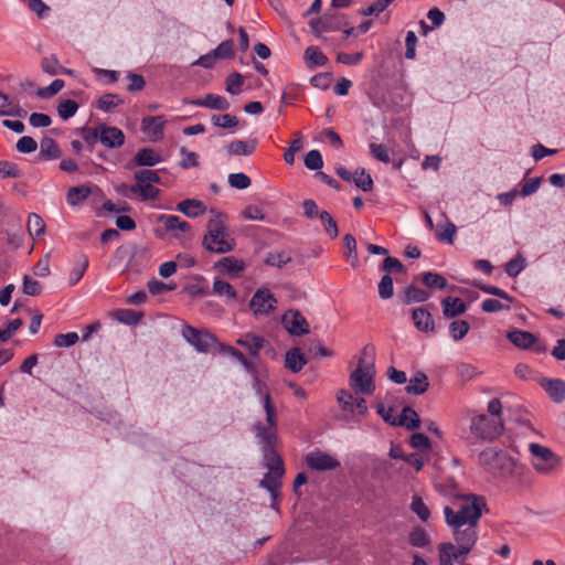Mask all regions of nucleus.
<instances>
[{
	"instance_id": "obj_1",
	"label": "nucleus",
	"mask_w": 565,
	"mask_h": 565,
	"mask_svg": "<svg viewBox=\"0 0 565 565\" xmlns=\"http://www.w3.org/2000/svg\"><path fill=\"white\" fill-rule=\"evenodd\" d=\"M478 463L483 472L501 481L520 478L524 470L521 462L507 450L497 446H490L481 450L478 455Z\"/></svg>"
},
{
	"instance_id": "obj_2",
	"label": "nucleus",
	"mask_w": 565,
	"mask_h": 565,
	"mask_svg": "<svg viewBox=\"0 0 565 565\" xmlns=\"http://www.w3.org/2000/svg\"><path fill=\"white\" fill-rule=\"evenodd\" d=\"M263 405L266 413L267 425H264L262 422H256L253 426V431L262 452L278 451V417L270 395H264Z\"/></svg>"
},
{
	"instance_id": "obj_3",
	"label": "nucleus",
	"mask_w": 565,
	"mask_h": 565,
	"mask_svg": "<svg viewBox=\"0 0 565 565\" xmlns=\"http://www.w3.org/2000/svg\"><path fill=\"white\" fill-rule=\"evenodd\" d=\"M235 239L231 237L222 221L210 220L207 232L202 239V246L215 254H225L235 248Z\"/></svg>"
},
{
	"instance_id": "obj_4",
	"label": "nucleus",
	"mask_w": 565,
	"mask_h": 565,
	"mask_svg": "<svg viewBox=\"0 0 565 565\" xmlns=\"http://www.w3.org/2000/svg\"><path fill=\"white\" fill-rule=\"evenodd\" d=\"M264 467L268 469L260 481V487L266 489L271 499L275 500L279 493L281 487L280 479L285 475L284 459L278 451H265L262 452Z\"/></svg>"
},
{
	"instance_id": "obj_5",
	"label": "nucleus",
	"mask_w": 565,
	"mask_h": 565,
	"mask_svg": "<svg viewBox=\"0 0 565 565\" xmlns=\"http://www.w3.org/2000/svg\"><path fill=\"white\" fill-rule=\"evenodd\" d=\"M532 466L540 475H552L562 465V459L551 448L532 443L529 446Z\"/></svg>"
},
{
	"instance_id": "obj_6",
	"label": "nucleus",
	"mask_w": 565,
	"mask_h": 565,
	"mask_svg": "<svg viewBox=\"0 0 565 565\" xmlns=\"http://www.w3.org/2000/svg\"><path fill=\"white\" fill-rule=\"evenodd\" d=\"M469 428L471 435L476 438L493 441L502 435L504 425L501 418H492L486 414H480L471 418Z\"/></svg>"
},
{
	"instance_id": "obj_7",
	"label": "nucleus",
	"mask_w": 565,
	"mask_h": 565,
	"mask_svg": "<svg viewBox=\"0 0 565 565\" xmlns=\"http://www.w3.org/2000/svg\"><path fill=\"white\" fill-rule=\"evenodd\" d=\"M374 363L359 359L358 367L350 375V385L356 393L372 395L375 391Z\"/></svg>"
},
{
	"instance_id": "obj_8",
	"label": "nucleus",
	"mask_w": 565,
	"mask_h": 565,
	"mask_svg": "<svg viewBox=\"0 0 565 565\" xmlns=\"http://www.w3.org/2000/svg\"><path fill=\"white\" fill-rule=\"evenodd\" d=\"M182 337L200 353H209L217 345V339L210 331L196 329L192 326L184 324L182 327Z\"/></svg>"
},
{
	"instance_id": "obj_9",
	"label": "nucleus",
	"mask_w": 565,
	"mask_h": 565,
	"mask_svg": "<svg viewBox=\"0 0 565 565\" xmlns=\"http://www.w3.org/2000/svg\"><path fill=\"white\" fill-rule=\"evenodd\" d=\"M473 546L454 545L451 542H443L438 545L439 565H454L465 563L467 555L472 551Z\"/></svg>"
},
{
	"instance_id": "obj_10",
	"label": "nucleus",
	"mask_w": 565,
	"mask_h": 565,
	"mask_svg": "<svg viewBox=\"0 0 565 565\" xmlns=\"http://www.w3.org/2000/svg\"><path fill=\"white\" fill-rule=\"evenodd\" d=\"M305 463L313 471H331L341 466L337 457L320 449H313L308 452L305 457Z\"/></svg>"
},
{
	"instance_id": "obj_11",
	"label": "nucleus",
	"mask_w": 565,
	"mask_h": 565,
	"mask_svg": "<svg viewBox=\"0 0 565 565\" xmlns=\"http://www.w3.org/2000/svg\"><path fill=\"white\" fill-rule=\"evenodd\" d=\"M278 303L275 295L266 287H262L253 295L249 307L255 316H267L276 309Z\"/></svg>"
},
{
	"instance_id": "obj_12",
	"label": "nucleus",
	"mask_w": 565,
	"mask_h": 565,
	"mask_svg": "<svg viewBox=\"0 0 565 565\" xmlns=\"http://www.w3.org/2000/svg\"><path fill=\"white\" fill-rule=\"evenodd\" d=\"M89 195H95L96 199L105 198V193L98 185L86 182L79 185L71 186L66 193V202L71 206H77L86 201Z\"/></svg>"
},
{
	"instance_id": "obj_13",
	"label": "nucleus",
	"mask_w": 565,
	"mask_h": 565,
	"mask_svg": "<svg viewBox=\"0 0 565 565\" xmlns=\"http://www.w3.org/2000/svg\"><path fill=\"white\" fill-rule=\"evenodd\" d=\"M281 323L290 335L300 337L309 333V323L297 309H288L281 317Z\"/></svg>"
},
{
	"instance_id": "obj_14",
	"label": "nucleus",
	"mask_w": 565,
	"mask_h": 565,
	"mask_svg": "<svg viewBox=\"0 0 565 565\" xmlns=\"http://www.w3.org/2000/svg\"><path fill=\"white\" fill-rule=\"evenodd\" d=\"M139 247L136 244L127 243L124 245H120L115 253V258L118 260H122L128 257V263L126 264V267L122 273L128 275V278L131 279L130 275L132 273L139 274L140 267L138 263V252Z\"/></svg>"
},
{
	"instance_id": "obj_15",
	"label": "nucleus",
	"mask_w": 565,
	"mask_h": 565,
	"mask_svg": "<svg viewBox=\"0 0 565 565\" xmlns=\"http://www.w3.org/2000/svg\"><path fill=\"white\" fill-rule=\"evenodd\" d=\"M156 221L163 224V228H153L156 237L161 239L164 238L166 232H173L175 230H179L181 232H188L191 230L190 223L181 220L177 215L159 214L156 215Z\"/></svg>"
},
{
	"instance_id": "obj_16",
	"label": "nucleus",
	"mask_w": 565,
	"mask_h": 565,
	"mask_svg": "<svg viewBox=\"0 0 565 565\" xmlns=\"http://www.w3.org/2000/svg\"><path fill=\"white\" fill-rule=\"evenodd\" d=\"M99 142L110 149L119 148L125 142V135L120 128L100 122Z\"/></svg>"
},
{
	"instance_id": "obj_17",
	"label": "nucleus",
	"mask_w": 565,
	"mask_h": 565,
	"mask_svg": "<svg viewBox=\"0 0 565 565\" xmlns=\"http://www.w3.org/2000/svg\"><path fill=\"white\" fill-rule=\"evenodd\" d=\"M108 317L111 320L130 328H136L141 324V310L116 308L108 312Z\"/></svg>"
},
{
	"instance_id": "obj_18",
	"label": "nucleus",
	"mask_w": 565,
	"mask_h": 565,
	"mask_svg": "<svg viewBox=\"0 0 565 565\" xmlns=\"http://www.w3.org/2000/svg\"><path fill=\"white\" fill-rule=\"evenodd\" d=\"M166 118L163 115L143 117V135L150 141H159L164 136Z\"/></svg>"
},
{
	"instance_id": "obj_19",
	"label": "nucleus",
	"mask_w": 565,
	"mask_h": 565,
	"mask_svg": "<svg viewBox=\"0 0 565 565\" xmlns=\"http://www.w3.org/2000/svg\"><path fill=\"white\" fill-rule=\"evenodd\" d=\"M268 341L263 337L252 332H246L236 339V344L244 348L252 358H259V351Z\"/></svg>"
},
{
	"instance_id": "obj_20",
	"label": "nucleus",
	"mask_w": 565,
	"mask_h": 565,
	"mask_svg": "<svg viewBox=\"0 0 565 565\" xmlns=\"http://www.w3.org/2000/svg\"><path fill=\"white\" fill-rule=\"evenodd\" d=\"M183 103L216 110H227L230 108V102L225 97L215 94H207L204 98H185Z\"/></svg>"
},
{
	"instance_id": "obj_21",
	"label": "nucleus",
	"mask_w": 565,
	"mask_h": 565,
	"mask_svg": "<svg viewBox=\"0 0 565 565\" xmlns=\"http://www.w3.org/2000/svg\"><path fill=\"white\" fill-rule=\"evenodd\" d=\"M431 294L413 284L406 286L403 291H399L397 298L403 305H412L425 302L430 298Z\"/></svg>"
},
{
	"instance_id": "obj_22",
	"label": "nucleus",
	"mask_w": 565,
	"mask_h": 565,
	"mask_svg": "<svg viewBox=\"0 0 565 565\" xmlns=\"http://www.w3.org/2000/svg\"><path fill=\"white\" fill-rule=\"evenodd\" d=\"M540 385L554 403L561 404L565 401V381L561 379L543 377L540 381Z\"/></svg>"
},
{
	"instance_id": "obj_23",
	"label": "nucleus",
	"mask_w": 565,
	"mask_h": 565,
	"mask_svg": "<svg viewBox=\"0 0 565 565\" xmlns=\"http://www.w3.org/2000/svg\"><path fill=\"white\" fill-rule=\"evenodd\" d=\"M62 157V150L57 141L51 137H43L41 140V150L36 157V161H51Z\"/></svg>"
},
{
	"instance_id": "obj_24",
	"label": "nucleus",
	"mask_w": 565,
	"mask_h": 565,
	"mask_svg": "<svg viewBox=\"0 0 565 565\" xmlns=\"http://www.w3.org/2000/svg\"><path fill=\"white\" fill-rule=\"evenodd\" d=\"M258 145L257 138L248 140H234L230 142L225 149L230 156H250L255 152Z\"/></svg>"
},
{
	"instance_id": "obj_25",
	"label": "nucleus",
	"mask_w": 565,
	"mask_h": 565,
	"mask_svg": "<svg viewBox=\"0 0 565 565\" xmlns=\"http://www.w3.org/2000/svg\"><path fill=\"white\" fill-rule=\"evenodd\" d=\"M215 267L222 274L238 277L244 270L245 264L242 259H238L234 256H225L217 260Z\"/></svg>"
},
{
	"instance_id": "obj_26",
	"label": "nucleus",
	"mask_w": 565,
	"mask_h": 565,
	"mask_svg": "<svg viewBox=\"0 0 565 565\" xmlns=\"http://www.w3.org/2000/svg\"><path fill=\"white\" fill-rule=\"evenodd\" d=\"M443 315L446 318H456L463 315L468 307L466 302L459 297H446L441 300Z\"/></svg>"
},
{
	"instance_id": "obj_27",
	"label": "nucleus",
	"mask_w": 565,
	"mask_h": 565,
	"mask_svg": "<svg viewBox=\"0 0 565 565\" xmlns=\"http://www.w3.org/2000/svg\"><path fill=\"white\" fill-rule=\"evenodd\" d=\"M483 502H479L475 497V500L470 503L461 504L458 513L466 519L468 525H477L481 515H482V507Z\"/></svg>"
},
{
	"instance_id": "obj_28",
	"label": "nucleus",
	"mask_w": 565,
	"mask_h": 565,
	"mask_svg": "<svg viewBox=\"0 0 565 565\" xmlns=\"http://www.w3.org/2000/svg\"><path fill=\"white\" fill-rule=\"evenodd\" d=\"M412 319L415 327L422 332L435 330V321L431 313L426 308H415L412 311Z\"/></svg>"
},
{
	"instance_id": "obj_29",
	"label": "nucleus",
	"mask_w": 565,
	"mask_h": 565,
	"mask_svg": "<svg viewBox=\"0 0 565 565\" xmlns=\"http://www.w3.org/2000/svg\"><path fill=\"white\" fill-rule=\"evenodd\" d=\"M507 338L513 345L522 350L530 349L536 341V337L532 332L519 329L509 331Z\"/></svg>"
},
{
	"instance_id": "obj_30",
	"label": "nucleus",
	"mask_w": 565,
	"mask_h": 565,
	"mask_svg": "<svg viewBox=\"0 0 565 565\" xmlns=\"http://www.w3.org/2000/svg\"><path fill=\"white\" fill-rule=\"evenodd\" d=\"M134 184L121 182L115 186L118 194L125 198H131L135 195L137 199H141V170L134 171Z\"/></svg>"
},
{
	"instance_id": "obj_31",
	"label": "nucleus",
	"mask_w": 565,
	"mask_h": 565,
	"mask_svg": "<svg viewBox=\"0 0 565 565\" xmlns=\"http://www.w3.org/2000/svg\"><path fill=\"white\" fill-rule=\"evenodd\" d=\"M177 211L183 213L188 217H198L206 211L205 204L196 199H186L178 203Z\"/></svg>"
},
{
	"instance_id": "obj_32",
	"label": "nucleus",
	"mask_w": 565,
	"mask_h": 565,
	"mask_svg": "<svg viewBox=\"0 0 565 565\" xmlns=\"http://www.w3.org/2000/svg\"><path fill=\"white\" fill-rule=\"evenodd\" d=\"M477 525H468L465 529L452 530L455 541L458 545L475 546L478 541Z\"/></svg>"
},
{
	"instance_id": "obj_33",
	"label": "nucleus",
	"mask_w": 565,
	"mask_h": 565,
	"mask_svg": "<svg viewBox=\"0 0 565 565\" xmlns=\"http://www.w3.org/2000/svg\"><path fill=\"white\" fill-rule=\"evenodd\" d=\"M89 260L85 254L78 253L77 255H75L74 267L71 270L68 279L70 286H75L76 284L79 282L85 271L87 270Z\"/></svg>"
},
{
	"instance_id": "obj_34",
	"label": "nucleus",
	"mask_w": 565,
	"mask_h": 565,
	"mask_svg": "<svg viewBox=\"0 0 565 565\" xmlns=\"http://www.w3.org/2000/svg\"><path fill=\"white\" fill-rule=\"evenodd\" d=\"M420 423L422 422L417 412L411 406H405L397 418L396 426H402L409 430H414L419 428Z\"/></svg>"
},
{
	"instance_id": "obj_35",
	"label": "nucleus",
	"mask_w": 565,
	"mask_h": 565,
	"mask_svg": "<svg viewBox=\"0 0 565 565\" xmlns=\"http://www.w3.org/2000/svg\"><path fill=\"white\" fill-rule=\"evenodd\" d=\"M307 364V360L299 348L290 349L285 356V366L292 373H298Z\"/></svg>"
},
{
	"instance_id": "obj_36",
	"label": "nucleus",
	"mask_w": 565,
	"mask_h": 565,
	"mask_svg": "<svg viewBox=\"0 0 565 565\" xmlns=\"http://www.w3.org/2000/svg\"><path fill=\"white\" fill-rule=\"evenodd\" d=\"M428 387L429 382L427 375L424 372L418 371L415 376L409 380L405 391L407 394L417 396L424 394Z\"/></svg>"
},
{
	"instance_id": "obj_37",
	"label": "nucleus",
	"mask_w": 565,
	"mask_h": 565,
	"mask_svg": "<svg viewBox=\"0 0 565 565\" xmlns=\"http://www.w3.org/2000/svg\"><path fill=\"white\" fill-rule=\"evenodd\" d=\"M456 232V225L445 216L444 223L436 226L435 236L441 243L452 244Z\"/></svg>"
},
{
	"instance_id": "obj_38",
	"label": "nucleus",
	"mask_w": 565,
	"mask_h": 565,
	"mask_svg": "<svg viewBox=\"0 0 565 565\" xmlns=\"http://www.w3.org/2000/svg\"><path fill=\"white\" fill-rule=\"evenodd\" d=\"M305 61L309 68H316L326 65L328 57L318 46L311 45L305 51Z\"/></svg>"
},
{
	"instance_id": "obj_39",
	"label": "nucleus",
	"mask_w": 565,
	"mask_h": 565,
	"mask_svg": "<svg viewBox=\"0 0 565 565\" xmlns=\"http://www.w3.org/2000/svg\"><path fill=\"white\" fill-rule=\"evenodd\" d=\"M79 108V104L70 98H58L57 100V114L63 121H67L74 117Z\"/></svg>"
},
{
	"instance_id": "obj_40",
	"label": "nucleus",
	"mask_w": 565,
	"mask_h": 565,
	"mask_svg": "<svg viewBox=\"0 0 565 565\" xmlns=\"http://www.w3.org/2000/svg\"><path fill=\"white\" fill-rule=\"evenodd\" d=\"M422 282L429 289L443 290L447 287V279L439 273L424 271L420 274Z\"/></svg>"
},
{
	"instance_id": "obj_41",
	"label": "nucleus",
	"mask_w": 565,
	"mask_h": 565,
	"mask_svg": "<svg viewBox=\"0 0 565 565\" xmlns=\"http://www.w3.org/2000/svg\"><path fill=\"white\" fill-rule=\"evenodd\" d=\"M122 103H124V100L117 94L105 93L97 99L96 107L99 110L109 113Z\"/></svg>"
},
{
	"instance_id": "obj_42",
	"label": "nucleus",
	"mask_w": 565,
	"mask_h": 565,
	"mask_svg": "<svg viewBox=\"0 0 565 565\" xmlns=\"http://www.w3.org/2000/svg\"><path fill=\"white\" fill-rule=\"evenodd\" d=\"M65 86V82L61 78H56L45 87H39L35 92L36 96L41 99H50L57 95Z\"/></svg>"
},
{
	"instance_id": "obj_43",
	"label": "nucleus",
	"mask_w": 565,
	"mask_h": 565,
	"mask_svg": "<svg viewBox=\"0 0 565 565\" xmlns=\"http://www.w3.org/2000/svg\"><path fill=\"white\" fill-rule=\"evenodd\" d=\"M408 542L414 547H426L430 544V537L426 530L416 526L409 532Z\"/></svg>"
},
{
	"instance_id": "obj_44",
	"label": "nucleus",
	"mask_w": 565,
	"mask_h": 565,
	"mask_svg": "<svg viewBox=\"0 0 565 565\" xmlns=\"http://www.w3.org/2000/svg\"><path fill=\"white\" fill-rule=\"evenodd\" d=\"M182 292L191 298L203 297L210 295L209 286L203 277H199V282L188 284L182 288Z\"/></svg>"
},
{
	"instance_id": "obj_45",
	"label": "nucleus",
	"mask_w": 565,
	"mask_h": 565,
	"mask_svg": "<svg viewBox=\"0 0 565 565\" xmlns=\"http://www.w3.org/2000/svg\"><path fill=\"white\" fill-rule=\"evenodd\" d=\"M77 134L86 142L87 148L92 150L93 146L99 142V124L96 125L94 128H90L87 125H85L77 129Z\"/></svg>"
},
{
	"instance_id": "obj_46",
	"label": "nucleus",
	"mask_w": 565,
	"mask_h": 565,
	"mask_svg": "<svg viewBox=\"0 0 565 565\" xmlns=\"http://www.w3.org/2000/svg\"><path fill=\"white\" fill-rule=\"evenodd\" d=\"M290 262H291V257L285 250L270 252L267 254V256L264 260L265 265L271 266V267H277V268H282Z\"/></svg>"
},
{
	"instance_id": "obj_47",
	"label": "nucleus",
	"mask_w": 565,
	"mask_h": 565,
	"mask_svg": "<svg viewBox=\"0 0 565 565\" xmlns=\"http://www.w3.org/2000/svg\"><path fill=\"white\" fill-rule=\"evenodd\" d=\"M445 521L451 530L462 529V526L467 525L468 522L458 511H454L450 507L446 505L444 508Z\"/></svg>"
},
{
	"instance_id": "obj_48",
	"label": "nucleus",
	"mask_w": 565,
	"mask_h": 565,
	"mask_svg": "<svg viewBox=\"0 0 565 565\" xmlns=\"http://www.w3.org/2000/svg\"><path fill=\"white\" fill-rule=\"evenodd\" d=\"M356 188L361 189L364 192H370L373 190L374 182L372 177L365 172V170L356 169L354 172V179L352 180Z\"/></svg>"
},
{
	"instance_id": "obj_49",
	"label": "nucleus",
	"mask_w": 565,
	"mask_h": 565,
	"mask_svg": "<svg viewBox=\"0 0 565 565\" xmlns=\"http://www.w3.org/2000/svg\"><path fill=\"white\" fill-rule=\"evenodd\" d=\"M23 320L21 318H15L7 321L3 328H0V341L2 343L9 341L17 331L23 326Z\"/></svg>"
},
{
	"instance_id": "obj_50",
	"label": "nucleus",
	"mask_w": 565,
	"mask_h": 565,
	"mask_svg": "<svg viewBox=\"0 0 565 565\" xmlns=\"http://www.w3.org/2000/svg\"><path fill=\"white\" fill-rule=\"evenodd\" d=\"M525 258L521 254H518L505 263L504 271L509 277L515 278L525 268Z\"/></svg>"
},
{
	"instance_id": "obj_51",
	"label": "nucleus",
	"mask_w": 565,
	"mask_h": 565,
	"mask_svg": "<svg viewBox=\"0 0 565 565\" xmlns=\"http://www.w3.org/2000/svg\"><path fill=\"white\" fill-rule=\"evenodd\" d=\"M470 326L466 320H454L449 324V333L455 341L463 339L468 334Z\"/></svg>"
},
{
	"instance_id": "obj_52",
	"label": "nucleus",
	"mask_w": 565,
	"mask_h": 565,
	"mask_svg": "<svg viewBox=\"0 0 565 565\" xmlns=\"http://www.w3.org/2000/svg\"><path fill=\"white\" fill-rule=\"evenodd\" d=\"M244 76L238 72H234L230 74L225 79V90L233 96L238 95L242 92Z\"/></svg>"
},
{
	"instance_id": "obj_53",
	"label": "nucleus",
	"mask_w": 565,
	"mask_h": 565,
	"mask_svg": "<svg viewBox=\"0 0 565 565\" xmlns=\"http://www.w3.org/2000/svg\"><path fill=\"white\" fill-rule=\"evenodd\" d=\"M23 172L18 164L8 160H0V177L2 179H19Z\"/></svg>"
},
{
	"instance_id": "obj_54",
	"label": "nucleus",
	"mask_w": 565,
	"mask_h": 565,
	"mask_svg": "<svg viewBox=\"0 0 565 565\" xmlns=\"http://www.w3.org/2000/svg\"><path fill=\"white\" fill-rule=\"evenodd\" d=\"M79 341L77 332L57 333L53 339V345L56 348H71Z\"/></svg>"
},
{
	"instance_id": "obj_55",
	"label": "nucleus",
	"mask_w": 565,
	"mask_h": 565,
	"mask_svg": "<svg viewBox=\"0 0 565 565\" xmlns=\"http://www.w3.org/2000/svg\"><path fill=\"white\" fill-rule=\"evenodd\" d=\"M476 287L478 289H480L482 292L484 294H488V295H491V296H495L500 299H503L508 302H514L515 301V298L512 297L510 294H508L505 290L497 287V286H493V285H488V284H476Z\"/></svg>"
},
{
	"instance_id": "obj_56",
	"label": "nucleus",
	"mask_w": 565,
	"mask_h": 565,
	"mask_svg": "<svg viewBox=\"0 0 565 565\" xmlns=\"http://www.w3.org/2000/svg\"><path fill=\"white\" fill-rule=\"evenodd\" d=\"M216 60H231L234 57V45L232 40L222 41L215 49L212 50Z\"/></svg>"
},
{
	"instance_id": "obj_57",
	"label": "nucleus",
	"mask_w": 565,
	"mask_h": 565,
	"mask_svg": "<svg viewBox=\"0 0 565 565\" xmlns=\"http://www.w3.org/2000/svg\"><path fill=\"white\" fill-rule=\"evenodd\" d=\"M28 231L31 236H41L45 233L43 218L36 213H30L28 220Z\"/></svg>"
},
{
	"instance_id": "obj_58",
	"label": "nucleus",
	"mask_w": 565,
	"mask_h": 565,
	"mask_svg": "<svg viewBox=\"0 0 565 565\" xmlns=\"http://www.w3.org/2000/svg\"><path fill=\"white\" fill-rule=\"evenodd\" d=\"M303 163L308 170L318 172L323 167L322 154L319 150L312 149L305 156Z\"/></svg>"
},
{
	"instance_id": "obj_59",
	"label": "nucleus",
	"mask_w": 565,
	"mask_h": 565,
	"mask_svg": "<svg viewBox=\"0 0 565 565\" xmlns=\"http://www.w3.org/2000/svg\"><path fill=\"white\" fill-rule=\"evenodd\" d=\"M411 510L414 512L423 522H426L430 516V510L418 495H414L411 503Z\"/></svg>"
},
{
	"instance_id": "obj_60",
	"label": "nucleus",
	"mask_w": 565,
	"mask_h": 565,
	"mask_svg": "<svg viewBox=\"0 0 565 565\" xmlns=\"http://www.w3.org/2000/svg\"><path fill=\"white\" fill-rule=\"evenodd\" d=\"M22 291L28 296L36 297L42 292V285L36 279L25 274L22 278Z\"/></svg>"
},
{
	"instance_id": "obj_61",
	"label": "nucleus",
	"mask_w": 565,
	"mask_h": 565,
	"mask_svg": "<svg viewBox=\"0 0 565 565\" xmlns=\"http://www.w3.org/2000/svg\"><path fill=\"white\" fill-rule=\"evenodd\" d=\"M319 218L323 225L324 231L331 238H335L339 234L338 225L335 220L331 216L328 211H321Z\"/></svg>"
},
{
	"instance_id": "obj_62",
	"label": "nucleus",
	"mask_w": 565,
	"mask_h": 565,
	"mask_svg": "<svg viewBox=\"0 0 565 565\" xmlns=\"http://www.w3.org/2000/svg\"><path fill=\"white\" fill-rule=\"evenodd\" d=\"M213 291L220 296L225 295L227 299H236L237 292L235 288L223 279H216L213 284Z\"/></svg>"
},
{
	"instance_id": "obj_63",
	"label": "nucleus",
	"mask_w": 565,
	"mask_h": 565,
	"mask_svg": "<svg viewBox=\"0 0 565 565\" xmlns=\"http://www.w3.org/2000/svg\"><path fill=\"white\" fill-rule=\"evenodd\" d=\"M15 149L20 153L29 154V153L34 152L38 149V142L31 136H22L17 141Z\"/></svg>"
},
{
	"instance_id": "obj_64",
	"label": "nucleus",
	"mask_w": 565,
	"mask_h": 565,
	"mask_svg": "<svg viewBox=\"0 0 565 565\" xmlns=\"http://www.w3.org/2000/svg\"><path fill=\"white\" fill-rule=\"evenodd\" d=\"M227 181L232 188L237 190H245L252 184L250 178L244 172L231 173Z\"/></svg>"
}]
</instances>
